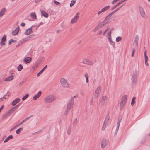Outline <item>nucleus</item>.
<instances>
[{
  "label": "nucleus",
  "instance_id": "f257e3e1",
  "mask_svg": "<svg viewBox=\"0 0 150 150\" xmlns=\"http://www.w3.org/2000/svg\"><path fill=\"white\" fill-rule=\"evenodd\" d=\"M74 103V101L73 99V98L71 99L67 103V108L65 109L64 112L65 115H67L70 109H71L72 105H73Z\"/></svg>",
  "mask_w": 150,
  "mask_h": 150
},
{
  "label": "nucleus",
  "instance_id": "f03ea898",
  "mask_svg": "<svg viewBox=\"0 0 150 150\" xmlns=\"http://www.w3.org/2000/svg\"><path fill=\"white\" fill-rule=\"evenodd\" d=\"M55 100V96L53 94H50L45 97L44 101L46 103H50L54 101Z\"/></svg>",
  "mask_w": 150,
  "mask_h": 150
},
{
  "label": "nucleus",
  "instance_id": "7ed1b4c3",
  "mask_svg": "<svg viewBox=\"0 0 150 150\" xmlns=\"http://www.w3.org/2000/svg\"><path fill=\"white\" fill-rule=\"evenodd\" d=\"M60 83L62 86L64 88H68L70 86V84L68 83V80L64 78H61L60 80Z\"/></svg>",
  "mask_w": 150,
  "mask_h": 150
},
{
  "label": "nucleus",
  "instance_id": "20e7f679",
  "mask_svg": "<svg viewBox=\"0 0 150 150\" xmlns=\"http://www.w3.org/2000/svg\"><path fill=\"white\" fill-rule=\"evenodd\" d=\"M101 88L100 86H98L95 91L93 95L95 98H98L100 96L101 92Z\"/></svg>",
  "mask_w": 150,
  "mask_h": 150
},
{
  "label": "nucleus",
  "instance_id": "39448f33",
  "mask_svg": "<svg viewBox=\"0 0 150 150\" xmlns=\"http://www.w3.org/2000/svg\"><path fill=\"white\" fill-rule=\"evenodd\" d=\"M127 99V96L126 95H124L122 97L120 105V108L121 110L123 108L124 105L125 104Z\"/></svg>",
  "mask_w": 150,
  "mask_h": 150
},
{
  "label": "nucleus",
  "instance_id": "423d86ee",
  "mask_svg": "<svg viewBox=\"0 0 150 150\" xmlns=\"http://www.w3.org/2000/svg\"><path fill=\"white\" fill-rule=\"evenodd\" d=\"M139 9L141 16L145 19H146L147 16L145 13L143 8L142 6H139Z\"/></svg>",
  "mask_w": 150,
  "mask_h": 150
},
{
  "label": "nucleus",
  "instance_id": "0eeeda50",
  "mask_svg": "<svg viewBox=\"0 0 150 150\" xmlns=\"http://www.w3.org/2000/svg\"><path fill=\"white\" fill-rule=\"evenodd\" d=\"M111 30L109 28L107 29L104 32L103 35L108 37V39L111 38Z\"/></svg>",
  "mask_w": 150,
  "mask_h": 150
},
{
  "label": "nucleus",
  "instance_id": "6e6552de",
  "mask_svg": "<svg viewBox=\"0 0 150 150\" xmlns=\"http://www.w3.org/2000/svg\"><path fill=\"white\" fill-rule=\"evenodd\" d=\"M79 13L77 12L74 17L71 20V24H73L76 23L78 19H79Z\"/></svg>",
  "mask_w": 150,
  "mask_h": 150
},
{
  "label": "nucleus",
  "instance_id": "1a4fd4ad",
  "mask_svg": "<svg viewBox=\"0 0 150 150\" xmlns=\"http://www.w3.org/2000/svg\"><path fill=\"white\" fill-rule=\"evenodd\" d=\"M109 120V117L108 116H107L104 121V123L103 124L102 130H104L105 128H106V126L108 125V123Z\"/></svg>",
  "mask_w": 150,
  "mask_h": 150
},
{
  "label": "nucleus",
  "instance_id": "9d476101",
  "mask_svg": "<svg viewBox=\"0 0 150 150\" xmlns=\"http://www.w3.org/2000/svg\"><path fill=\"white\" fill-rule=\"evenodd\" d=\"M108 101V98L106 96H103L101 98L100 103L102 105H104Z\"/></svg>",
  "mask_w": 150,
  "mask_h": 150
},
{
  "label": "nucleus",
  "instance_id": "9b49d317",
  "mask_svg": "<svg viewBox=\"0 0 150 150\" xmlns=\"http://www.w3.org/2000/svg\"><path fill=\"white\" fill-rule=\"evenodd\" d=\"M21 103H19L18 105L12 108L10 110H8L7 111L8 112L9 114L10 115L12 114L16 110L18 109V106Z\"/></svg>",
  "mask_w": 150,
  "mask_h": 150
},
{
  "label": "nucleus",
  "instance_id": "f8f14e48",
  "mask_svg": "<svg viewBox=\"0 0 150 150\" xmlns=\"http://www.w3.org/2000/svg\"><path fill=\"white\" fill-rule=\"evenodd\" d=\"M108 143V141L106 139H103L101 142V147L102 149L104 148Z\"/></svg>",
  "mask_w": 150,
  "mask_h": 150
},
{
  "label": "nucleus",
  "instance_id": "ddd939ff",
  "mask_svg": "<svg viewBox=\"0 0 150 150\" xmlns=\"http://www.w3.org/2000/svg\"><path fill=\"white\" fill-rule=\"evenodd\" d=\"M83 64L88 65H92L93 64V63L92 61L87 59H84L83 61Z\"/></svg>",
  "mask_w": 150,
  "mask_h": 150
},
{
  "label": "nucleus",
  "instance_id": "4468645a",
  "mask_svg": "<svg viewBox=\"0 0 150 150\" xmlns=\"http://www.w3.org/2000/svg\"><path fill=\"white\" fill-rule=\"evenodd\" d=\"M32 116H30V117H27L26 118H25V119H24L23 121L19 123L16 125L15 126V127H18L20 125H22L23 124L24 122H25L26 120H28L29 119V118H30V117H32Z\"/></svg>",
  "mask_w": 150,
  "mask_h": 150
},
{
  "label": "nucleus",
  "instance_id": "2eb2a0df",
  "mask_svg": "<svg viewBox=\"0 0 150 150\" xmlns=\"http://www.w3.org/2000/svg\"><path fill=\"white\" fill-rule=\"evenodd\" d=\"M132 83H135L137 80V76L136 74H133L132 77Z\"/></svg>",
  "mask_w": 150,
  "mask_h": 150
},
{
  "label": "nucleus",
  "instance_id": "dca6fc26",
  "mask_svg": "<svg viewBox=\"0 0 150 150\" xmlns=\"http://www.w3.org/2000/svg\"><path fill=\"white\" fill-rule=\"evenodd\" d=\"M31 61L32 58L30 57H26L24 59V62L26 64L30 63Z\"/></svg>",
  "mask_w": 150,
  "mask_h": 150
},
{
  "label": "nucleus",
  "instance_id": "f3484780",
  "mask_svg": "<svg viewBox=\"0 0 150 150\" xmlns=\"http://www.w3.org/2000/svg\"><path fill=\"white\" fill-rule=\"evenodd\" d=\"M110 21V19L108 18V17H106L102 21V22L105 25L109 23Z\"/></svg>",
  "mask_w": 150,
  "mask_h": 150
},
{
  "label": "nucleus",
  "instance_id": "a211bd4d",
  "mask_svg": "<svg viewBox=\"0 0 150 150\" xmlns=\"http://www.w3.org/2000/svg\"><path fill=\"white\" fill-rule=\"evenodd\" d=\"M20 100V99L18 98H16L13 100L11 103L12 105L14 106L16 105Z\"/></svg>",
  "mask_w": 150,
  "mask_h": 150
},
{
  "label": "nucleus",
  "instance_id": "6ab92c4d",
  "mask_svg": "<svg viewBox=\"0 0 150 150\" xmlns=\"http://www.w3.org/2000/svg\"><path fill=\"white\" fill-rule=\"evenodd\" d=\"M19 29V27H17L14 30L12 31V35L13 36H15L17 35L18 33Z\"/></svg>",
  "mask_w": 150,
  "mask_h": 150
},
{
  "label": "nucleus",
  "instance_id": "aec40b11",
  "mask_svg": "<svg viewBox=\"0 0 150 150\" xmlns=\"http://www.w3.org/2000/svg\"><path fill=\"white\" fill-rule=\"evenodd\" d=\"M41 94L42 92L41 91H39L37 94L35 95L33 97V99L34 100L37 99L41 96Z\"/></svg>",
  "mask_w": 150,
  "mask_h": 150
},
{
  "label": "nucleus",
  "instance_id": "412c9836",
  "mask_svg": "<svg viewBox=\"0 0 150 150\" xmlns=\"http://www.w3.org/2000/svg\"><path fill=\"white\" fill-rule=\"evenodd\" d=\"M122 118V117H119L118 118V121L117 123V126L116 127V131H118L119 129L120 124V123L121 120Z\"/></svg>",
  "mask_w": 150,
  "mask_h": 150
},
{
  "label": "nucleus",
  "instance_id": "4be33fe9",
  "mask_svg": "<svg viewBox=\"0 0 150 150\" xmlns=\"http://www.w3.org/2000/svg\"><path fill=\"white\" fill-rule=\"evenodd\" d=\"M14 77V76L11 75L9 77L5 78L4 80L5 81H10L13 79Z\"/></svg>",
  "mask_w": 150,
  "mask_h": 150
},
{
  "label": "nucleus",
  "instance_id": "5701e85b",
  "mask_svg": "<svg viewBox=\"0 0 150 150\" xmlns=\"http://www.w3.org/2000/svg\"><path fill=\"white\" fill-rule=\"evenodd\" d=\"M33 27L32 26V27L29 28L26 30V32L25 33V34L27 35H29L32 32V27Z\"/></svg>",
  "mask_w": 150,
  "mask_h": 150
},
{
  "label": "nucleus",
  "instance_id": "b1692460",
  "mask_svg": "<svg viewBox=\"0 0 150 150\" xmlns=\"http://www.w3.org/2000/svg\"><path fill=\"white\" fill-rule=\"evenodd\" d=\"M29 40V38L28 37H26L25 38H24L23 40H21L19 42V43L18 44V45L19 46V45H20L22 43H23L25 41H27V40Z\"/></svg>",
  "mask_w": 150,
  "mask_h": 150
},
{
  "label": "nucleus",
  "instance_id": "393cba45",
  "mask_svg": "<svg viewBox=\"0 0 150 150\" xmlns=\"http://www.w3.org/2000/svg\"><path fill=\"white\" fill-rule=\"evenodd\" d=\"M6 8H3L0 11V17H1L5 14L6 11Z\"/></svg>",
  "mask_w": 150,
  "mask_h": 150
},
{
  "label": "nucleus",
  "instance_id": "a878e982",
  "mask_svg": "<svg viewBox=\"0 0 150 150\" xmlns=\"http://www.w3.org/2000/svg\"><path fill=\"white\" fill-rule=\"evenodd\" d=\"M108 39L110 44L113 46V47H115V43L112 40L111 38H109Z\"/></svg>",
  "mask_w": 150,
  "mask_h": 150
},
{
  "label": "nucleus",
  "instance_id": "bb28decb",
  "mask_svg": "<svg viewBox=\"0 0 150 150\" xmlns=\"http://www.w3.org/2000/svg\"><path fill=\"white\" fill-rule=\"evenodd\" d=\"M13 138V136L12 135H9L8 137L4 141V143H5L7 142L8 140Z\"/></svg>",
  "mask_w": 150,
  "mask_h": 150
},
{
  "label": "nucleus",
  "instance_id": "cd10ccee",
  "mask_svg": "<svg viewBox=\"0 0 150 150\" xmlns=\"http://www.w3.org/2000/svg\"><path fill=\"white\" fill-rule=\"evenodd\" d=\"M41 14L45 17L47 18L48 17V15L44 11H41Z\"/></svg>",
  "mask_w": 150,
  "mask_h": 150
},
{
  "label": "nucleus",
  "instance_id": "c85d7f7f",
  "mask_svg": "<svg viewBox=\"0 0 150 150\" xmlns=\"http://www.w3.org/2000/svg\"><path fill=\"white\" fill-rule=\"evenodd\" d=\"M7 112L3 115V118L4 119H6L10 115Z\"/></svg>",
  "mask_w": 150,
  "mask_h": 150
},
{
  "label": "nucleus",
  "instance_id": "c756f323",
  "mask_svg": "<svg viewBox=\"0 0 150 150\" xmlns=\"http://www.w3.org/2000/svg\"><path fill=\"white\" fill-rule=\"evenodd\" d=\"M30 16L31 18L33 19H35L36 18V15L35 13H31L30 15Z\"/></svg>",
  "mask_w": 150,
  "mask_h": 150
},
{
  "label": "nucleus",
  "instance_id": "7c9ffc66",
  "mask_svg": "<svg viewBox=\"0 0 150 150\" xmlns=\"http://www.w3.org/2000/svg\"><path fill=\"white\" fill-rule=\"evenodd\" d=\"M105 25L102 22H100L99 23L98 25L97 26L100 29L103 27Z\"/></svg>",
  "mask_w": 150,
  "mask_h": 150
},
{
  "label": "nucleus",
  "instance_id": "2f4dec72",
  "mask_svg": "<svg viewBox=\"0 0 150 150\" xmlns=\"http://www.w3.org/2000/svg\"><path fill=\"white\" fill-rule=\"evenodd\" d=\"M17 68L18 71H20L22 69L23 67L21 64H19L17 67Z\"/></svg>",
  "mask_w": 150,
  "mask_h": 150
},
{
  "label": "nucleus",
  "instance_id": "473e14b6",
  "mask_svg": "<svg viewBox=\"0 0 150 150\" xmlns=\"http://www.w3.org/2000/svg\"><path fill=\"white\" fill-rule=\"evenodd\" d=\"M110 8V6H105L102 9L104 12H105V11L108 10Z\"/></svg>",
  "mask_w": 150,
  "mask_h": 150
},
{
  "label": "nucleus",
  "instance_id": "72a5a7b5",
  "mask_svg": "<svg viewBox=\"0 0 150 150\" xmlns=\"http://www.w3.org/2000/svg\"><path fill=\"white\" fill-rule=\"evenodd\" d=\"M147 52L146 50H145L144 52V56L145 58V60H148V58L147 56L146 55Z\"/></svg>",
  "mask_w": 150,
  "mask_h": 150
},
{
  "label": "nucleus",
  "instance_id": "f704fd0d",
  "mask_svg": "<svg viewBox=\"0 0 150 150\" xmlns=\"http://www.w3.org/2000/svg\"><path fill=\"white\" fill-rule=\"evenodd\" d=\"M136 98L135 97H133V98L132 99L131 103V105L132 106H133L134 104L135 103V100Z\"/></svg>",
  "mask_w": 150,
  "mask_h": 150
},
{
  "label": "nucleus",
  "instance_id": "c9c22d12",
  "mask_svg": "<svg viewBox=\"0 0 150 150\" xmlns=\"http://www.w3.org/2000/svg\"><path fill=\"white\" fill-rule=\"evenodd\" d=\"M116 12V11L115 10L114 11H113L110 14H109L107 17H108V18L110 19V17L112 16Z\"/></svg>",
  "mask_w": 150,
  "mask_h": 150
},
{
  "label": "nucleus",
  "instance_id": "e433bc0d",
  "mask_svg": "<svg viewBox=\"0 0 150 150\" xmlns=\"http://www.w3.org/2000/svg\"><path fill=\"white\" fill-rule=\"evenodd\" d=\"M29 94H26L25 96H24L22 98V100H25L28 96Z\"/></svg>",
  "mask_w": 150,
  "mask_h": 150
},
{
  "label": "nucleus",
  "instance_id": "4c0bfd02",
  "mask_svg": "<svg viewBox=\"0 0 150 150\" xmlns=\"http://www.w3.org/2000/svg\"><path fill=\"white\" fill-rule=\"evenodd\" d=\"M76 1L74 0H72L71 1V3L70 4V7H72L75 4Z\"/></svg>",
  "mask_w": 150,
  "mask_h": 150
},
{
  "label": "nucleus",
  "instance_id": "58836bf2",
  "mask_svg": "<svg viewBox=\"0 0 150 150\" xmlns=\"http://www.w3.org/2000/svg\"><path fill=\"white\" fill-rule=\"evenodd\" d=\"M6 35H4V36L2 37L1 39V41L3 42H5L6 41Z\"/></svg>",
  "mask_w": 150,
  "mask_h": 150
},
{
  "label": "nucleus",
  "instance_id": "ea45409f",
  "mask_svg": "<svg viewBox=\"0 0 150 150\" xmlns=\"http://www.w3.org/2000/svg\"><path fill=\"white\" fill-rule=\"evenodd\" d=\"M122 40V38L121 37H117L116 38V41L117 42H119L121 41Z\"/></svg>",
  "mask_w": 150,
  "mask_h": 150
},
{
  "label": "nucleus",
  "instance_id": "a19ab883",
  "mask_svg": "<svg viewBox=\"0 0 150 150\" xmlns=\"http://www.w3.org/2000/svg\"><path fill=\"white\" fill-rule=\"evenodd\" d=\"M23 129V128H20L18 129H17L16 131V133L17 134H19L20 132V131L22 130Z\"/></svg>",
  "mask_w": 150,
  "mask_h": 150
},
{
  "label": "nucleus",
  "instance_id": "79ce46f5",
  "mask_svg": "<svg viewBox=\"0 0 150 150\" xmlns=\"http://www.w3.org/2000/svg\"><path fill=\"white\" fill-rule=\"evenodd\" d=\"M77 121H78L77 119L76 118H75L73 122V124L74 125H76L77 124Z\"/></svg>",
  "mask_w": 150,
  "mask_h": 150
},
{
  "label": "nucleus",
  "instance_id": "37998d69",
  "mask_svg": "<svg viewBox=\"0 0 150 150\" xmlns=\"http://www.w3.org/2000/svg\"><path fill=\"white\" fill-rule=\"evenodd\" d=\"M16 41H14L13 40V39H11L10 41H9V43H8V45H11V43L12 42H16Z\"/></svg>",
  "mask_w": 150,
  "mask_h": 150
},
{
  "label": "nucleus",
  "instance_id": "c03bdc74",
  "mask_svg": "<svg viewBox=\"0 0 150 150\" xmlns=\"http://www.w3.org/2000/svg\"><path fill=\"white\" fill-rule=\"evenodd\" d=\"M71 128L70 127H69L67 131V134L69 135L71 133Z\"/></svg>",
  "mask_w": 150,
  "mask_h": 150
},
{
  "label": "nucleus",
  "instance_id": "a18cd8bd",
  "mask_svg": "<svg viewBox=\"0 0 150 150\" xmlns=\"http://www.w3.org/2000/svg\"><path fill=\"white\" fill-rule=\"evenodd\" d=\"M138 41L134 40V45L136 47H137L138 46Z\"/></svg>",
  "mask_w": 150,
  "mask_h": 150
},
{
  "label": "nucleus",
  "instance_id": "49530a36",
  "mask_svg": "<svg viewBox=\"0 0 150 150\" xmlns=\"http://www.w3.org/2000/svg\"><path fill=\"white\" fill-rule=\"evenodd\" d=\"M124 5H125L124 4H123L121 5L119 8H117L115 10V11H116V12L118 10H119L122 7H123V6H124Z\"/></svg>",
  "mask_w": 150,
  "mask_h": 150
},
{
  "label": "nucleus",
  "instance_id": "de8ad7c7",
  "mask_svg": "<svg viewBox=\"0 0 150 150\" xmlns=\"http://www.w3.org/2000/svg\"><path fill=\"white\" fill-rule=\"evenodd\" d=\"M47 65H45L43 68L40 71L42 73L47 68Z\"/></svg>",
  "mask_w": 150,
  "mask_h": 150
},
{
  "label": "nucleus",
  "instance_id": "09e8293b",
  "mask_svg": "<svg viewBox=\"0 0 150 150\" xmlns=\"http://www.w3.org/2000/svg\"><path fill=\"white\" fill-rule=\"evenodd\" d=\"M135 50L134 48H133L132 50V56L133 57L134 55V52H135Z\"/></svg>",
  "mask_w": 150,
  "mask_h": 150
},
{
  "label": "nucleus",
  "instance_id": "8fccbe9b",
  "mask_svg": "<svg viewBox=\"0 0 150 150\" xmlns=\"http://www.w3.org/2000/svg\"><path fill=\"white\" fill-rule=\"evenodd\" d=\"M119 5H118L117 4L116 5L114 6L112 8L111 10H114V9L116 8Z\"/></svg>",
  "mask_w": 150,
  "mask_h": 150
},
{
  "label": "nucleus",
  "instance_id": "3c124183",
  "mask_svg": "<svg viewBox=\"0 0 150 150\" xmlns=\"http://www.w3.org/2000/svg\"><path fill=\"white\" fill-rule=\"evenodd\" d=\"M84 76L86 79H88V75L87 73H86L84 74Z\"/></svg>",
  "mask_w": 150,
  "mask_h": 150
},
{
  "label": "nucleus",
  "instance_id": "603ef678",
  "mask_svg": "<svg viewBox=\"0 0 150 150\" xmlns=\"http://www.w3.org/2000/svg\"><path fill=\"white\" fill-rule=\"evenodd\" d=\"M125 1H124V0H122L121 1H120L119 3H117L118 5L119 6L120 4H122Z\"/></svg>",
  "mask_w": 150,
  "mask_h": 150
},
{
  "label": "nucleus",
  "instance_id": "864d4df0",
  "mask_svg": "<svg viewBox=\"0 0 150 150\" xmlns=\"http://www.w3.org/2000/svg\"><path fill=\"white\" fill-rule=\"evenodd\" d=\"M54 3L55 4L57 5H59L60 4V3L59 2H57L56 1H54Z\"/></svg>",
  "mask_w": 150,
  "mask_h": 150
},
{
  "label": "nucleus",
  "instance_id": "5fc2aeb1",
  "mask_svg": "<svg viewBox=\"0 0 150 150\" xmlns=\"http://www.w3.org/2000/svg\"><path fill=\"white\" fill-rule=\"evenodd\" d=\"M99 28L98 27V26H97L96 27V28L93 30V31L94 32H96L97 30H98Z\"/></svg>",
  "mask_w": 150,
  "mask_h": 150
},
{
  "label": "nucleus",
  "instance_id": "6e6d98bb",
  "mask_svg": "<svg viewBox=\"0 0 150 150\" xmlns=\"http://www.w3.org/2000/svg\"><path fill=\"white\" fill-rule=\"evenodd\" d=\"M103 12H104L103 11L102 9L100 11H99L98 12V15H100V14H101V13Z\"/></svg>",
  "mask_w": 150,
  "mask_h": 150
},
{
  "label": "nucleus",
  "instance_id": "4d7b16f0",
  "mask_svg": "<svg viewBox=\"0 0 150 150\" xmlns=\"http://www.w3.org/2000/svg\"><path fill=\"white\" fill-rule=\"evenodd\" d=\"M93 99L92 98L91 100L90 101V105H93Z\"/></svg>",
  "mask_w": 150,
  "mask_h": 150
},
{
  "label": "nucleus",
  "instance_id": "13d9d810",
  "mask_svg": "<svg viewBox=\"0 0 150 150\" xmlns=\"http://www.w3.org/2000/svg\"><path fill=\"white\" fill-rule=\"evenodd\" d=\"M4 42H3V41L2 42V41H1L0 44H1V46H3L5 45V43Z\"/></svg>",
  "mask_w": 150,
  "mask_h": 150
},
{
  "label": "nucleus",
  "instance_id": "bf43d9fd",
  "mask_svg": "<svg viewBox=\"0 0 150 150\" xmlns=\"http://www.w3.org/2000/svg\"><path fill=\"white\" fill-rule=\"evenodd\" d=\"M138 38H139L138 35H136V36L135 37V40L138 41Z\"/></svg>",
  "mask_w": 150,
  "mask_h": 150
},
{
  "label": "nucleus",
  "instance_id": "052dcab7",
  "mask_svg": "<svg viewBox=\"0 0 150 150\" xmlns=\"http://www.w3.org/2000/svg\"><path fill=\"white\" fill-rule=\"evenodd\" d=\"M35 35V34H33L32 35H31L30 36H28V37L29 38V39H30L31 38H32Z\"/></svg>",
  "mask_w": 150,
  "mask_h": 150
},
{
  "label": "nucleus",
  "instance_id": "680f3d73",
  "mask_svg": "<svg viewBox=\"0 0 150 150\" xmlns=\"http://www.w3.org/2000/svg\"><path fill=\"white\" fill-rule=\"evenodd\" d=\"M4 105H2L1 106V108H0V113L1 112V111L4 108Z\"/></svg>",
  "mask_w": 150,
  "mask_h": 150
},
{
  "label": "nucleus",
  "instance_id": "e2e57ef3",
  "mask_svg": "<svg viewBox=\"0 0 150 150\" xmlns=\"http://www.w3.org/2000/svg\"><path fill=\"white\" fill-rule=\"evenodd\" d=\"M119 0H114L112 2V4H114L115 3H116L117 1H119Z\"/></svg>",
  "mask_w": 150,
  "mask_h": 150
},
{
  "label": "nucleus",
  "instance_id": "0e129e2a",
  "mask_svg": "<svg viewBox=\"0 0 150 150\" xmlns=\"http://www.w3.org/2000/svg\"><path fill=\"white\" fill-rule=\"evenodd\" d=\"M42 73L40 71L39 73H38L37 74V76H39Z\"/></svg>",
  "mask_w": 150,
  "mask_h": 150
},
{
  "label": "nucleus",
  "instance_id": "69168bd1",
  "mask_svg": "<svg viewBox=\"0 0 150 150\" xmlns=\"http://www.w3.org/2000/svg\"><path fill=\"white\" fill-rule=\"evenodd\" d=\"M25 25V24L24 23H21V25H20L21 26H22V27H24Z\"/></svg>",
  "mask_w": 150,
  "mask_h": 150
},
{
  "label": "nucleus",
  "instance_id": "338daca9",
  "mask_svg": "<svg viewBox=\"0 0 150 150\" xmlns=\"http://www.w3.org/2000/svg\"><path fill=\"white\" fill-rule=\"evenodd\" d=\"M148 60H145V64L146 65L148 66L149 65V64L147 62Z\"/></svg>",
  "mask_w": 150,
  "mask_h": 150
},
{
  "label": "nucleus",
  "instance_id": "774afa93",
  "mask_svg": "<svg viewBox=\"0 0 150 150\" xmlns=\"http://www.w3.org/2000/svg\"><path fill=\"white\" fill-rule=\"evenodd\" d=\"M102 31L101 30H100L98 31V34L100 35L102 34Z\"/></svg>",
  "mask_w": 150,
  "mask_h": 150
}]
</instances>
